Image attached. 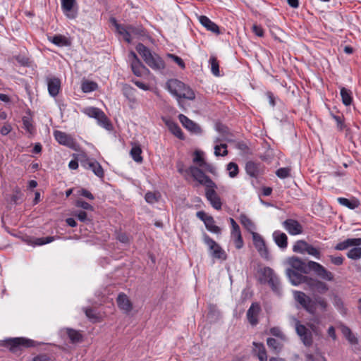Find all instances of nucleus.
<instances>
[{
  "instance_id": "obj_1",
  "label": "nucleus",
  "mask_w": 361,
  "mask_h": 361,
  "mask_svg": "<svg viewBox=\"0 0 361 361\" xmlns=\"http://www.w3.org/2000/svg\"><path fill=\"white\" fill-rule=\"evenodd\" d=\"M166 89L179 102L181 99L193 100L195 94L193 90L178 79H170L166 82Z\"/></svg>"
},
{
  "instance_id": "obj_2",
  "label": "nucleus",
  "mask_w": 361,
  "mask_h": 361,
  "mask_svg": "<svg viewBox=\"0 0 361 361\" xmlns=\"http://www.w3.org/2000/svg\"><path fill=\"white\" fill-rule=\"evenodd\" d=\"M136 51L142 56L145 62L154 70H161L165 67V63L162 59L142 43H138L135 47Z\"/></svg>"
},
{
  "instance_id": "obj_3",
  "label": "nucleus",
  "mask_w": 361,
  "mask_h": 361,
  "mask_svg": "<svg viewBox=\"0 0 361 361\" xmlns=\"http://www.w3.org/2000/svg\"><path fill=\"white\" fill-rule=\"evenodd\" d=\"M259 281L261 283H268L273 291L280 294L281 284L278 276L274 273V270L266 267L259 271Z\"/></svg>"
},
{
  "instance_id": "obj_4",
  "label": "nucleus",
  "mask_w": 361,
  "mask_h": 361,
  "mask_svg": "<svg viewBox=\"0 0 361 361\" xmlns=\"http://www.w3.org/2000/svg\"><path fill=\"white\" fill-rule=\"evenodd\" d=\"M3 345L8 348L12 353H16L23 348L35 347L37 342L24 337L8 338L3 341Z\"/></svg>"
},
{
  "instance_id": "obj_5",
  "label": "nucleus",
  "mask_w": 361,
  "mask_h": 361,
  "mask_svg": "<svg viewBox=\"0 0 361 361\" xmlns=\"http://www.w3.org/2000/svg\"><path fill=\"white\" fill-rule=\"evenodd\" d=\"M293 251L294 252L300 253L302 255L307 254L309 255L313 256L317 259H319L322 257V251L320 247H314L304 240H297L293 246Z\"/></svg>"
},
{
  "instance_id": "obj_6",
  "label": "nucleus",
  "mask_w": 361,
  "mask_h": 361,
  "mask_svg": "<svg viewBox=\"0 0 361 361\" xmlns=\"http://www.w3.org/2000/svg\"><path fill=\"white\" fill-rule=\"evenodd\" d=\"M185 174L190 175L194 180L205 186V188L207 187H216V183L197 166H190L185 169Z\"/></svg>"
},
{
  "instance_id": "obj_7",
  "label": "nucleus",
  "mask_w": 361,
  "mask_h": 361,
  "mask_svg": "<svg viewBox=\"0 0 361 361\" xmlns=\"http://www.w3.org/2000/svg\"><path fill=\"white\" fill-rule=\"evenodd\" d=\"M293 296L295 300L307 312L314 314L316 312L315 302L303 292L294 290Z\"/></svg>"
},
{
  "instance_id": "obj_8",
  "label": "nucleus",
  "mask_w": 361,
  "mask_h": 361,
  "mask_svg": "<svg viewBox=\"0 0 361 361\" xmlns=\"http://www.w3.org/2000/svg\"><path fill=\"white\" fill-rule=\"evenodd\" d=\"M204 243L208 246L209 250L212 252L213 257L226 260L227 255L226 252L221 248V247L214 241L208 235L204 234L203 238Z\"/></svg>"
},
{
  "instance_id": "obj_9",
  "label": "nucleus",
  "mask_w": 361,
  "mask_h": 361,
  "mask_svg": "<svg viewBox=\"0 0 361 361\" xmlns=\"http://www.w3.org/2000/svg\"><path fill=\"white\" fill-rule=\"evenodd\" d=\"M204 243L208 246L209 250L212 252L213 257L226 260L227 255L226 252L221 248V247L214 241L208 235L204 234L203 238Z\"/></svg>"
},
{
  "instance_id": "obj_10",
  "label": "nucleus",
  "mask_w": 361,
  "mask_h": 361,
  "mask_svg": "<svg viewBox=\"0 0 361 361\" xmlns=\"http://www.w3.org/2000/svg\"><path fill=\"white\" fill-rule=\"evenodd\" d=\"M295 328L298 336L303 344L307 347L311 346L313 343L312 331L298 319L295 320Z\"/></svg>"
},
{
  "instance_id": "obj_11",
  "label": "nucleus",
  "mask_w": 361,
  "mask_h": 361,
  "mask_svg": "<svg viewBox=\"0 0 361 361\" xmlns=\"http://www.w3.org/2000/svg\"><path fill=\"white\" fill-rule=\"evenodd\" d=\"M84 112L91 118H96L100 126L109 129L110 125L109 121L105 114L99 109L96 107H89L85 109Z\"/></svg>"
},
{
  "instance_id": "obj_12",
  "label": "nucleus",
  "mask_w": 361,
  "mask_h": 361,
  "mask_svg": "<svg viewBox=\"0 0 361 361\" xmlns=\"http://www.w3.org/2000/svg\"><path fill=\"white\" fill-rule=\"evenodd\" d=\"M307 266L310 269L314 271L316 274L322 279L329 281L334 280V274L319 263L314 261H309Z\"/></svg>"
},
{
  "instance_id": "obj_13",
  "label": "nucleus",
  "mask_w": 361,
  "mask_h": 361,
  "mask_svg": "<svg viewBox=\"0 0 361 361\" xmlns=\"http://www.w3.org/2000/svg\"><path fill=\"white\" fill-rule=\"evenodd\" d=\"M253 244L259 255L266 259H269V253L263 238L257 233H252Z\"/></svg>"
},
{
  "instance_id": "obj_14",
  "label": "nucleus",
  "mask_w": 361,
  "mask_h": 361,
  "mask_svg": "<svg viewBox=\"0 0 361 361\" xmlns=\"http://www.w3.org/2000/svg\"><path fill=\"white\" fill-rule=\"evenodd\" d=\"M282 225L291 235H300L303 232L302 226L295 219H288L282 223Z\"/></svg>"
},
{
  "instance_id": "obj_15",
  "label": "nucleus",
  "mask_w": 361,
  "mask_h": 361,
  "mask_svg": "<svg viewBox=\"0 0 361 361\" xmlns=\"http://www.w3.org/2000/svg\"><path fill=\"white\" fill-rule=\"evenodd\" d=\"M217 186L207 187L205 188V196L207 200L215 209L220 210L221 209L222 202L221 201V198L215 190Z\"/></svg>"
},
{
  "instance_id": "obj_16",
  "label": "nucleus",
  "mask_w": 361,
  "mask_h": 361,
  "mask_svg": "<svg viewBox=\"0 0 361 361\" xmlns=\"http://www.w3.org/2000/svg\"><path fill=\"white\" fill-rule=\"evenodd\" d=\"M82 166L88 170H91L97 177L103 178L104 172L101 164L94 159H87L81 161Z\"/></svg>"
},
{
  "instance_id": "obj_17",
  "label": "nucleus",
  "mask_w": 361,
  "mask_h": 361,
  "mask_svg": "<svg viewBox=\"0 0 361 361\" xmlns=\"http://www.w3.org/2000/svg\"><path fill=\"white\" fill-rule=\"evenodd\" d=\"M178 119L183 126L190 132L197 135H200L202 133V130L200 126L193 121L188 118L186 116L179 114Z\"/></svg>"
},
{
  "instance_id": "obj_18",
  "label": "nucleus",
  "mask_w": 361,
  "mask_h": 361,
  "mask_svg": "<svg viewBox=\"0 0 361 361\" xmlns=\"http://www.w3.org/2000/svg\"><path fill=\"white\" fill-rule=\"evenodd\" d=\"M54 136L55 140L61 145L68 147L70 148H74L75 145L74 139L69 135L60 130H55L54 132Z\"/></svg>"
},
{
  "instance_id": "obj_19",
  "label": "nucleus",
  "mask_w": 361,
  "mask_h": 361,
  "mask_svg": "<svg viewBox=\"0 0 361 361\" xmlns=\"http://www.w3.org/2000/svg\"><path fill=\"white\" fill-rule=\"evenodd\" d=\"M260 311V305L257 302H252L246 314L247 319L252 326H256L258 324V315Z\"/></svg>"
},
{
  "instance_id": "obj_20",
  "label": "nucleus",
  "mask_w": 361,
  "mask_h": 361,
  "mask_svg": "<svg viewBox=\"0 0 361 361\" xmlns=\"http://www.w3.org/2000/svg\"><path fill=\"white\" fill-rule=\"evenodd\" d=\"M61 9L65 16L70 18L73 19L76 17V12L73 11V8L76 3V0H61Z\"/></svg>"
},
{
  "instance_id": "obj_21",
  "label": "nucleus",
  "mask_w": 361,
  "mask_h": 361,
  "mask_svg": "<svg viewBox=\"0 0 361 361\" xmlns=\"http://www.w3.org/2000/svg\"><path fill=\"white\" fill-rule=\"evenodd\" d=\"M287 263L295 271H299L301 273L306 274L307 265L300 258L298 257H290L287 259Z\"/></svg>"
},
{
  "instance_id": "obj_22",
  "label": "nucleus",
  "mask_w": 361,
  "mask_h": 361,
  "mask_svg": "<svg viewBox=\"0 0 361 361\" xmlns=\"http://www.w3.org/2000/svg\"><path fill=\"white\" fill-rule=\"evenodd\" d=\"M116 301L118 307L125 312L128 313L132 310L133 304L125 293H119Z\"/></svg>"
},
{
  "instance_id": "obj_23",
  "label": "nucleus",
  "mask_w": 361,
  "mask_h": 361,
  "mask_svg": "<svg viewBox=\"0 0 361 361\" xmlns=\"http://www.w3.org/2000/svg\"><path fill=\"white\" fill-rule=\"evenodd\" d=\"M49 94L54 97L57 96L61 90V81L57 78H49L47 81Z\"/></svg>"
},
{
  "instance_id": "obj_24",
  "label": "nucleus",
  "mask_w": 361,
  "mask_h": 361,
  "mask_svg": "<svg viewBox=\"0 0 361 361\" xmlns=\"http://www.w3.org/2000/svg\"><path fill=\"white\" fill-rule=\"evenodd\" d=\"M200 23L209 31H211L213 33L216 35L220 34V30L219 26L212 21L207 16H200L199 17Z\"/></svg>"
},
{
  "instance_id": "obj_25",
  "label": "nucleus",
  "mask_w": 361,
  "mask_h": 361,
  "mask_svg": "<svg viewBox=\"0 0 361 361\" xmlns=\"http://www.w3.org/2000/svg\"><path fill=\"white\" fill-rule=\"evenodd\" d=\"M273 239L281 249L284 250L288 247V237L286 233L280 231H275L273 233Z\"/></svg>"
},
{
  "instance_id": "obj_26",
  "label": "nucleus",
  "mask_w": 361,
  "mask_h": 361,
  "mask_svg": "<svg viewBox=\"0 0 361 361\" xmlns=\"http://www.w3.org/2000/svg\"><path fill=\"white\" fill-rule=\"evenodd\" d=\"M286 273L291 283L294 286H298L305 281L306 276H303L301 273L298 272V271L288 269L286 270Z\"/></svg>"
},
{
  "instance_id": "obj_27",
  "label": "nucleus",
  "mask_w": 361,
  "mask_h": 361,
  "mask_svg": "<svg viewBox=\"0 0 361 361\" xmlns=\"http://www.w3.org/2000/svg\"><path fill=\"white\" fill-rule=\"evenodd\" d=\"M361 245V238H348L345 240L338 243L335 246V250H344L349 247L352 246H360Z\"/></svg>"
},
{
  "instance_id": "obj_28",
  "label": "nucleus",
  "mask_w": 361,
  "mask_h": 361,
  "mask_svg": "<svg viewBox=\"0 0 361 361\" xmlns=\"http://www.w3.org/2000/svg\"><path fill=\"white\" fill-rule=\"evenodd\" d=\"M245 171L250 176L257 178L261 171V164L252 161H249L245 164Z\"/></svg>"
},
{
  "instance_id": "obj_29",
  "label": "nucleus",
  "mask_w": 361,
  "mask_h": 361,
  "mask_svg": "<svg viewBox=\"0 0 361 361\" xmlns=\"http://www.w3.org/2000/svg\"><path fill=\"white\" fill-rule=\"evenodd\" d=\"M231 237L233 240L236 249L239 250L243 247L244 242L243 240L240 227L231 230Z\"/></svg>"
},
{
  "instance_id": "obj_30",
  "label": "nucleus",
  "mask_w": 361,
  "mask_h": 361,
  "mask_svg": "<svg viewBox=\"0 0 361 361\" xmlns=\"http://www.w3.org/2000/svg\"><path fill=\"white\" fill-rule=\"evenodd\" d=\"M166 125L167 126L170 132L176 137L180 140H184L185 136L184 134L180 128V126L174 121H168L166 122Z\"/></svg>"
},
{
  "instance_id": "obj_31",
  "label": "nucleus",
  "mask_w": 361,
  "mask_h": 361,
  "mask_svg": "<svg viewBox=\"0 0 361 361\" xmlns=\"http://www.w3.org/2000/svg\"><path fill=\"white\" fill-rule=\"evenodd\" d=\"M239 220L240 224L244 226V228L252 235L253 233H255V225L247 215H245V214H241L239 216Z\"/></svg>"
},
{
  "instance_id": "obj_32",
  "label": "nucleus",
  "mask_w": 361,
  "mask_h": 361,
  "mask_svg": "<svg viewBox=\"0 0 361 361\" xmlns=\"http://www.w3.org/2000/svg\"><path fill=\"white\" fill-rule=\"evenodd\" d=\"M337 200L340 204L345 206L350 209H355L357 208L360 204V201L355 197H353L350 200L345 197H338Z\"/></svg>"
},
{
  "instance_id": "obj_33",
  "label": "nucleus",
  "mask_w": 361,
  "mask_h": 361,
  "mask_svg": "<svg viewBox=\"0 0 361 361\" xmlns=\"http://www.w3.org/2000/svg\"><path fill=\"white\" fill-rule=\"evenodd\" d=\"M254 351L257 355L259 361H267V354L265 347L262 343L253 342Z\"/></svg>"
},
{
  "instance_id": "obj_34",
  "label": "nucleus",
  "mask_w": 361,
  "mask_h": 361,
  "mask_svg": "<svg viewBox=\"0 0 361 361\" xmlns=\"http://www.w3.org/2000/svg\"><path fill=\"white\" fill-rule=\"evenodd\" d=\"M135 89L131 87L130 85L124 84L122 87V92L126 99L130 102H135Z\"/></svg>"
},
{
  "instance_id": "obj_35",
  "label": "nucleus",
  "mask_w": 361,
  "mask_h": 361,
  "mask_svg": "<svg viewBox=\"0 0 361 361\" xmlns=\"http://www.w3.org/2000/svg\"><path fill=\"white\" fill-rule=\"evenodd\" d=\"M49 40L59 47H66L71 44L69 39L61 35H56L51 37H49Z\"/></svg>"
},
{
  "instance_id": "obj_36",
  "label": "nucleus",
  "mask_w": 361,
  "mask_h": 361,
  "mask_svg": "<svg viewBox=\"0 0 361 361\" xmlns=\"http://www.w3.org/2000/svg\"><path fill=\"white\" fill-rule=\"evenodd\" d=\"M283 341H278L273 338H268L267 340V344L268 347L275 353H279L283 348Z\"/></svg>"
},
{
  "instance_id": "obj_37",
  "label": "nucleus",
  "mask_w": 361,
  "mask_h": 361,
  "mask_svg": "<svg viewBox=\"0 0 361 361\" xmlns=\"http://www.w3.org/2000/svg\"><path fill=\"white\" fill-rule=\"evenodd\" d=\"M66 334L71 343H75L82 341V335L79 331L73 329H66Z\"/></svg>"
},
{
  "instance_id": "obj_38",
  "label": "nucleus",
  "mask_w": 361,
  "mask_h": 361,
  "mask_svg": "<svg viewBox=\"0 0 361 361\" xmlns=\"http://www.w3.org/2000/svg\"><path fill=\"white\" fill-rule=\"evenodd\" d=\"M204 225L209 231L216 234L221 233V228L218 226L215 225V221L212 216L206 218Z\"/></svg>"
},
{
  "instance_id": "obj_39",
  "label": "nucleus",
  "mask_w": 361,
  "mask_h": 361,
  "mask_svg": "<svg viewBox=\"0 0 361 361\" xmlns=\"http://www.w3.org/2000/svg\"><path fill=\"white\" fill-rule=\"evenodd\" d=\"M308 283L312 288L319 293H324L328 290V286L325 283L317 279H310Z\"/></svg>"
},
{
  "instance_id": "obj_40",
  "label": "nucleus",
  "mask_w": 361,
  "mask_h": 361,
  "mask_svg": "<svg viewBox=\"0 0 361 361\" xmlns=\"http://www.w3.org/2000/svg\"><path fill=\"white\" fill-rule=\"evenodd\" d=\"M340 93L343 104L345 106L350 105L353 101L352 92L350 90L343 87L341 88Z\"/></svg>"
},
{
  "instance_id": "obj_41",
  "label": "nucleus",
  "mask_w": 361,
  "mask_h": 361,
  "mask_svg": "<svg viewBox=\"0 0 361 361\" xmlns=\"http://www.w3.org/2000/svg\"><path fill=\"white\" fill-rule=\"evenodd\" d=\"M342 333L350 343L355 345L358 343V339L348 326H344L342 327Z\"/></svg>"
},
{
  "instance_id": "obj_42",
  "label": "nucleus",
  "mask_w": 361,
  "mask_h": 361,
  "mask_svg": "<svg viewBox=\"0 0 361 361\" xmlns=\"http://www.w3.org/2000/svg\"><path fill=\"white\" fill-rule=\"evenodd\" d=\"M211 72L215 76H219V64L216 56H211L209 60Z\"/></svg>"
},
{
  "instance_id": "obj_43",
  "label": "nucleus",
  "mask_w": 361,
  "mask_h": 361,
  "mask_svg": "<svg viewBox=\"0 0 361 361\" xmlns=\"http://www.w3.org/2000/svg\"><path fill=\"white\" fill-rule=\"evenodd\" d=\"M131 68L135 75L141 76L142 74V70L145 68V66L140 60L131 61Z\"/></svg>"
},
{
  "instance_id": "obj_44",
  "label": "nucleus",
  "mask_w": 361,
  "mask_h": 361,
  "mask_svg": "<svg viewBox=\"0 0 361 361\" xmlns=\"http://www.w3.org/2000/svg\"><path fill=\"white\" fill-rule=\"evenodd\" d=\"M142 149L140 146L133 147L130 150V155L132 159L137 163H141L143 160L142 156Z\"/></svg>"
},
{
  "instance_id": "obj_45",
  "label": "nucleus",
  "mask_w": 361,
  "mask_h": 361,
  "mask_svg": "<svg viewBox=\"0 0 361 361\" xmlns=\"http://www.w3.org/2000/svg\"><path fill=\"white\" fill-rule=\"evenodd\" d=\"M22 121H23L24 129L30 134H32L35 132V128L34 126L32 125V118L28 116H23Z\"/></svg>"
},
{
  "instance_id": "obj_46",
  "label": "nucleus",
  "mask_w": 361,
  "mask_h": 361,
  "mask_svg": "<svg viewBox=\"0 0 361 361\" xmlns=\"http://www.w3.org/2000/svg\"><path fill=\"white\" fill-rule=\"evenodd\" d=\"M214 149V154L216 157H225L228 154L226 144L215 145Z\"/></svg>"
},
{
  "instance_id": "obj_47",
  "label": "nucleus",
  "mask_w": 361,
  "mask_h": 361,
  "mask_svg": "<svg viewBox=\"0 0 361 361\" xmlns=\"http://www.w3.org/2000/svg\"><path fill=\"white\" fill-rule=\"evenodd\" d=\"M23 194L18 187L15 188L11 196V200L13 204H19L23 200Z\"/></svg>"
},
{
  "instance_id": "obj_48",
  "label": "nucleus",
  "mask_w": 361,
  "mask_h": 361,
  "mask_svg": "<svg viewBox=\"0 0 361 361\" xmlns=\"http://www.w3.org/2000/svg\"><path fill=\"white\" fill-rule=\"evenodd\" d=\"M97 88V84L92 81H85L82 83L81 89L83 92L88 93L94 91Z\"/></svg>"
},
{
  "instance_id": "obj_49",
  "label": "nucleus",
  "mask_w": 361,
  "mask_h": 361,
  "mask_svg": "<svg viewBox=\"0 0 361 361\" xmlns=\"http://www.w3.org/2000/svg\"><path fill=\"white\" fill-rule=\"evenodd\" d=\"M347 257L352 259H359L361 258V247L355 246V247L351 248L347 253Z\"/></svg>"
},
{
  "instance_id": "obj_50",
  "label": "nucleus",
  "mask_w": 361,
  "mask_h": 361,
  "mask_svg": "<svg viewBox=\"0 0 361 361\" xmlns=\"http://www.w3.org/2000/svg\"><path fill=\"white\" fill-rule=\"evenodd\" d=\"M226 169L228 171V175L231 178L236 177L239 173L238 166L234 162L228 163L227 164Z\"/></svg>"
},
{
  "instance_id": "obj_51",
  "label": "nucleus",
  "mask_w": 361,
  "mask_h": 361,
  "mask_svg": "<svg viewBox=\"0 0 361 361\" xmlns=\"http://www.w3.org/2000/svg\"><path fill=\"white\" fill-rule=\"evenodd\" d=\"M56 238H58V237H56V236H47V237L38 238L34 240V245H43L48 244V243L53 242Z\"/></svg>"
},
{
  "instance_id": "obj_52",
  "label": "nucleus",
  "mask_w": 361,
  "mask_h": 361,
  "mask_svg": "<svg viewBox=\"0 0 361 361\" xmlns=\"http://www.w3.org/2000/svg\"><path fill=\"white\" fill-rule=\"evenodd\" d=\"M270 334L279 338L281 341H286L287 340L286 335L281 331L279 327H272L269 330Z\"/></svg>"
},
{
  "instance_id": "obj_53",
  "label": "nucleus",
  "mask_w": 361,
  "mask_h": 361,
  "mask_svg": "<svg viewBox=\"0 0 361 361\" xmlns=\"http://www.w3.org/2000/svg\"><path fill=\"white\" fill-rule=\"evenodd\" d=\"M159 195L152 192H148L145 195V199L149 204H154L159 201Z\"/></svg>"
},
{
  "instance_id": "obj_54",
  "label": "nucleus",
  "mask_w": 361,
  "mask_h": 361,
  "mask_svg": "<svg viewBox=\"0 0 361 361\" xmlns=\"http://www.w3.org/2000/svg\"><path fill=\"white\" fill-rule=\"evenodd\" d=\"M85 313L87 317L93 322H97L99 319V315L97 313L96 310L92 308H85Z\"/></svg>"
},
{
  "instance_id": "obj_55",
  "label": "nucleus",
  "mask_w": 361,
  "mask_h": 361,
  "mask_svg": "<svg viewBox=\"0 0 361 361\" xmlns=\"http://www.w3.org/2000/svg\"><path fill=\"white\" fill-rule=\"evenodd\" d=\"M333 304L341 313H345V308L342 300L337 295L333 299Z\"/></svg>"
},
{
  "instance_id": "obj_56",
  "label": "nucleus",
  "mask_w": 361,
  "mask_h": 361,
  "mask_svg": "<svg viewBox=\"0 0 361 361\" xmlns=\"http://www.w3.org/2000/svg\"><path fill=\"white\" fill-rule=\"evenodd\" d=\"M167 57L172 59L180 68L184 69L185 68V64L180 57L173 54H168Z\"/></svg>"
},
{
  "instance_id": "obj_57",
  "label": "nucleus",
  "mask_w": 361,
  "mask_h": 361,
  "mask_svg": "<svg viewBox=\"0 0 361 361\" xmlns=\"http://www.w3.org/2000/svg\"><path fill=\"white\" fill-rule=\"evenodd\" d=\"M290 171L289 168H280L276 171V174L280 178H286L290 176Z\"/></svg>"
},
{
  "instance_id": "obj_58",
  "label": "nucleus",
  "mask_w": 361,
  "mask_h": 361,
  "mask_svg": "<svg viewBox=\"0 0 361 361\" xmlns=\"http://www.w3.org/2000/svg\"><path fill=\"white\" fill-rule=\"evenodd\" d=\"M75 205H76V207L82 208L83 209H85V210H89V211H93L94 210L93 206H92L88 202H87L85 201H83V200H77L76 203H75Z\"/></svg>"
},
{
  "instance_id": "obj_59",
  "label": "nucleus",
  "mask_w": 361,
  "mask_h": 361,
  "mask_svg": "<svg viewBox=\"0 0 361 361\" xmlns=\"http://www.w3.org/2000/svg\"><path fill=\"white\" fill-rule=\"evenodd\" d=\"M314 302H315V305H318L321 307L322 310H323V311L326 310L327 307H328V303L324 298H321V297H317V298H315Z\"/></svg>"
},
{
  "instance_id": "obj_60",
  "label": "nucleus",
  "mask_w": 361,
  "mask_h": 361,
  "mask_svg": "<svg viewBox=\"0 0 361 361\" xmlns=\"http://www.w3.org/2000/svg\"><path fill=\"white\" fill-rule=\"evenodd\" d=\"M200 167L203 168L205 171L209 172L212 174H215L216 172V167L206 161L203 164H201Z\"/></svg>"
},
{
  "instance_id": "obj_61",
  "label": "nucleus",
  "mask_w": 361,
  "mask_h": 361,
  "mask_svg": "<svg viewBox=\"0 0 361 361\" xmlns=\"http://www.w3.org/2000/svg\"><path fill=\"white\" fill-rule=\"evenodd\" d=\"M332 264L336 266H340L343 263V257L342 256L334 257L333 255L329 256Z\"/></svg>"
},
{
  "instance_id": "obj_62",
  "label": "nucleus",
  "mask_w": 361,
  "mask_h": 361,
  "mask_svg": "<svg viewBox=\"0 0 361 361\" xmlns=\"http://www.w3.org/2000/svg\"><path fill=\"white\" fill-rule=\"evenodd\" d=\"M193 162L198 164L199 167H200V164L205 162L203 157H202V154L200 152H195V157L193 159Z\"/></svg>"
},
{
  "instance_id": "obj_63",
  "label": "nucleus",
  "mask_w": 361,
  "mask_h": 361,
  "mask_svg": "<svg viewBox=\"0 0 361 361\" xmlns=\"http://www.w3.org/2000/svg\"><path fill=\"white\" fill-rule=\"evenodd\" d=\"M78 192H79V195H80L90 200H92L94 199V195L89 190H87L86 189L82 188L81 190H80L78 191Z\"/></svg>"
},
{
  "instance_id": "obj_64",
  "label": "nucleus",
  "mask_w": 361,
  "mask_h": 361,
  "mask_svg": "<svg viewBox=\"0 0 361 361\" xmlns=\"http://www.w3.org/2000/svg\"><path fill=\"white\" fill-rule=\"evenodd\" d=\"M334 119L336 121L337 127L340 130H343L345 124L341 116L333 115Z\"/></svg>"
}]
</instances>
